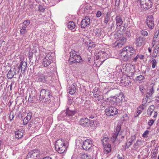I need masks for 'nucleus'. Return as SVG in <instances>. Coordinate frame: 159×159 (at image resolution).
<instances>
[{
	"mask_svg": "<svg viewBox=\"0 0 159 159\" xmlns=\"http://www.w3.org/2000/svg\"><path fill=\"white\" fill-rule=\"evenodd\" d=\"M90 20L88 17H85L83 19L81 23V27L82 28H84L86 27L89 26L90 23Z\"/></svg>",
	"mask_w": 159,
	"mask_h": 159,
	"instance_id": "9d476101",
	"label": "nucleus"
},
{
	"mask_svg": "<svg viewBox=\"0 0 159 159\" xmlns=\"http://www.w3.org/2000/svg\"><path fill=\"white\" fill-rule=\"evenodd\" d=\"M128 119V116L127 114L124 115L121 118L122 121L126 120Z\"/></svg>",
	"mask_w": 159,
	"mask_h": 159,
	"instance_id": "a19ab883",
	"label": "nucleus"
},
{
	"mask_svg": "<svg viewBox=\"0 0 159 159\" xmlns=\"http://www.w3.org/2000/svg\"><path fill=\"white\" fill-rule=\"evenodd\" d=\"M118 159H124V156L121 157L119 154H118L117 156Z\"/></svg>",
	"mask_w": 159,
	"mask_h": 159,
	"instance_id": "338daca9",
	"label": "nucleus"
},
{
	"mask_svg": "<svg viewBox=\"0 0 159 159\" xmlns=\"http://www.w3.org/2000/svg\"><path fill=\"white\" fill-rule=\"evenodd\" d=\"M103 99V96L102 95H100L97 98V100L99 101H101Z\"/></svg>",
	"mask_w": 159,
	"mask_h": 159,
	"instance_id": "3c124183",
	"label": "nucleus"
},
{
	"mask_svg": "<svg viewBox=\"0 0 159 159\" xmlns=\"http://www.w3.org/2000/svg\"><path fill=\"white\" fill-rule=\"evenodd\" d=\"M140 38H141V37H139L136 38V41L139 44V43H140L139 42H141Z\"/></svg>",
	"mask_w": 159,
	"mask_h": 159,
	"instance_id": "e2e57ef3",
	"label": "nucleus"
},
{
	"mask_svg": "<svg viewBox=\"0 0 159 159\" xmlns=\"http://www.w3.org/2000/svg\"><path fill=\"white\" fill-rule=\"evenodd\" d=\"M124 44L122 43L119 41L117 43V44L116 45V47L118 46V47H121Z\"/></svg>",
	"mask_w": 159,
	"mask_h": 159,
	"instance_id": "8fccbe9b",
	"label": "nucleus"
},
{
	"mask_svg": "<svg viewBox=\"0 0 159 159\" xmlns=\"http://www.w3.org/2000/svg\"><path fill=\"white\" fill-rule=\"evenodd\" d=\"M121 39H119V41L123 44H125L126 41V39L124 37H122Z\"/></svg>",
	"mask_w": 159,
	"mask_h": 159,
	"instance_id": "37998d69",
	"label": "nucleus"
},
{
	"mask_svg": "<svg viewBox=\"0 0 159 159\" xmlns=\"http://www.w3.org/2000/svg\"><path fill=\"white\" fill-rule=\"evenodd\" d=\"M134 52V50L132 47H126L122 49V51L120 52V55H133V53Z\"/></svg>",
	"mask_w": 159,
	"mask_h": 159,
	"instance_id": "39448f33",
	"label": "nucleus"
},
{
	"mask_svg": "<svg viewBox=\"0 0 159 159\" xmlns=\"http://www.w3.org/2000/svg\"><path fill=\"white\" fill-rule=\"evenodd\" d=\"M34 151H36V150H34L31 151V152H29V154L30 155V156L32 157L34 159H36L38 157V156H39V154L38 153L35 152Z\"/></svg>",
	"mask_w": 159,
	"mask_h": 159,
	"instance_id": "b1692460",
	"label": "nucleus"
},
{
	"mask_svg": "<svg viewBox=\"0 0 159 159\" xmlns=\"http://www.w3.org/2000/svg\"><path fill=\"white\" fill-rule=\"evenodd\" d=\"M154 109L155 106L153 105H152L150 106L148 109L147 114L149 116H151Z\"/></svg>",
	"mask_w": 159,
	"mask_h": 159,
	"instance_id": "4be33fe9",
	"label": "nucleus"
},
{
	"mask_svg": "<svg viewBox=\"0 0 159 159\" xmlns=\"http://www.w3.org/2000/svg\"><path fill=\"white\" fill-rule=\"evenodd\" d=\"M154 93V89L153 87H152L148 90V92H147L146 94V98L145 99L148 100V98H149L150 97L152 96V94Z\"/></svg>",
	"mask_w": 159,
	"mask_h": 159,
	"instance_id": "aec40b11",
	"label": "nucleus"
},
{
	"mask_svg": "<svg viewBox=\"0 0 159 159\" xmlns=\"http://www.w3.org/2000/svg\"><path fill=\"white\" fill-rule=\"evenodd\" d=\"M141 34L142 35H143L144 36H147L148 35V32L144 30H142V31H141Z\"/></svg>",
	"mask_w": 159,
	"mask_h": 159,
	"instance_id": "49530a36",
	"label": "nucleus"
},
{
	"mask_svg": "<svg viewBox=\"0 0 159 159\" xmlns=\"http://www.w3.org/2000/svg\"><path fill=\"white\" fill-rule=\"evenodd\" d=\"M39 9L41 12H43L44 10V8H43L41 6H39Z\"/></svg>",
	"mask_w": 159,
	"mask_h": 159,
	"instance_id": "4d7b16f0",
	"label": "nucleus"
},
{
	"mask_svg": "<svg viewBox=\"0 0 159 159\" xmlns=\"http://www.w3.org/2000/svg\"><path fill=\"white\" fill-rule=\"evenodd\" d=\"M134 140H131V141L127 142L126 143L128 145V147L129 148L130 146L132 144V142Z\"/></svg>",
	"mask_w": 159,
	"mask_h": 159,
	"instance_id": "5fc2aeb1",
	"label": "nucleus"
},
{
	"mask_svg": "<svg viewBox=\"0 0 159 159\" xmlns=\"http://www.w3.org/2000/svg\"><path fill=\"white\" fill-rule=\"evenodd\" d=\"M142 111V110H141L139 109V110L137 109V113H138V114L137 115H136L135 114H134V117H138L139 116V115L141 113Z\"/></svg>",
	"mask_w": 159,
	"mask_h": 159,
	"instance_id": "09e8293b",
	"label": "nucleus"
},
{
	"mask_svg": "<svg viewBox=\"0 0 159 159\" xmlns=\"http://www.w3.org/2000/svg\"><path fill=\"white\" fill-rule=\"evenodd\" d=\"M126 34L127 35V37H129L130 36H131L130 32L129 31H126Z\"/></svg>",
	"mask_w": 159,
	"mask_h": 159,
	"instance_id": "0e129e2a",
	"label": "nucleus"
},
{
	"mask_svg": "<svg viewBox=\"0 0 159 159\" xmlns=\"http://www.w3.org/2000/svg\"><path fill=\"white\" fill-rule=\"evenodd\" d=\"M92 141L89 139L85 140L83 144L82 148L83 149L86 151L89 150L92 146Z\"/></svg>",
	"mask_w": 159,
	"mask_h": 159,
	"instance_id": "f8f14e48",
	"label": "nucleus"
},
{
	"mask_svg": "<svg viewBox=\"0 0 159 159\" xmlns=\"http://www.w3.org/2000/svg\"><path fill=\"white\" fill-rule=\"evenodd\" d=\"M95 46V45L93 43H90L88 46V49L89 50H90L92 48H94Z\"/></svg>",
	"mask_w": 159,
	"mask_h": 159,
	"instance_id": "4c0bfd02",
	"label": "nucleus"
},
{
	"mask_svg": "<svg viewBox=\"0 0 159 159\" xmlns=\"http://www.w3.org/2000/svg\"><path fill=\"white\" fill-rule=\"evenodd\" d=\"M133 55H128L126 56H121L123 60L125 61H127L132 59L131 56Z\"/></svg>",
	"mask_w": 159,
	"mask_h": 159,
	"instance_id": "393cba45",
	"label": "nucleus"
},
{
	"mask_svg": "<svg viewBox=\"0 0 159 159\" xmlns=\"http://www.w3.org/2000/svg\"><path fill=\"white\" fill-rule=\"evenodd\" d=\"M30 20H25L23 23V27L26 28L30 24Z\"/></svg>",
	"mask_w": 159,
	"mask_h": 159,
	"instance_id": "c85d7f7f",
	"label": "nucleus"
},
{
	"mask_svg": "<svg viewBox=\"0 0 159 159\" xmlns=\"http://www.w3.org/2000/svg\"><path fill=\"white\" fill-rule=\"evenodd\" d=\"M159 34V32L157 33V32H156L155 33L153 37V38L152 40V41L153 42H157V38L158 35Z\"/></svg>",
	"mask_w": 159,
	"mask_h": 159,
	"instance_id": "58836bf2",
	"label": "nucleus"
},
{
	"mask_svg": "<svg viewBox=\"0 0 159 159\" xmlns=\"http://www.w3.org/2000/svg\"><path fill=\"white\" fill-rule=\"evenodd\" d=\"M120 0H116L115 3V5L117 7H118L120 3Z\"/></svg>",
	"mask_w": 159,
	"mask_h": 159,
	"instance_id": "13d9d810",
	"label": "nucleus"
},
{
	"mask_svg": "<svg viewBox=\"0 0 159 159\" xmlns=\"http://www.w3.org/2000/svg\"><path fill=\"white\" fill-rule=\"evenodd\" d=\"M26 159H34L32 157L30 156V155L29 153L27 156Z\"/></svg>",
	"mask_w": 159,
	"mask_h": 159,
	"instance_id": "774afa93",
	"label": "nucleus"
},
{
	"mask_svg": "<svg viewBox=\"0 0 159 159\" xmlns=\"http://www.w3.org/2000/svg\"><path fill=\"white\" fill-rule=\"evenodd\" d=\"M119 111V110L116 107L111 106L106 109L105 111L107 116H113L117 114Z\"/></svg>",
	"mask_w": 159,
	"mask_h": 159,
	"instance_id": "20e7f679",
	"label": "nucleus"
},
{
	"mask_svg": "<svg viewBox=\"0 0 159 159\" xmlns=\"http://www.w3.org/2000/svg\"><path fill=\"white\" fill-rule=\"evenodd\" d=\"M120 30L121 32L123 31L125 32L126 30V28L124 26H123L121 25L120 26Z\"/></svg>",
	"mask_w": 159,
	"mask_h": 159,
	"instance_id": "de8ad7c7",
	"label": "nucleus"
},
{
	"mask_svg": "<svg viewBox=\"0 0 159 159\" xmlns=\"http://www.w3.org/2000/svg\"><path fill=\"white\" fill-rule=\"evenodd\" d=\"M39 76L38 79V81L39 82H41L43 83H46L48 81L49 79V78L50 77L49 76H48L47 74L45 73L43 74L41 72L39 73Z\"/></svg>",
	"mask_w": 159,
	"mask_h": 159,
	"instance_id": "6e6552de",
	"label": "nucleus"
},
{
	"mask_svg": "<svg viewBox=\"0 0 159 159\" xmlns=\"http://www.w3.org/2000/svg\"><path fill=\"white\" fill-rule=\"evenodd\" d=\"M145 79V77L142 75H140L139 76H138L136 77L135 78V80L136 81H138L140 82V81H142L143 80Z\"/></svg>",
	"mask_w": 159,
	"mask_h": 159,
	"instance_id": "c756f323",
	"label": "nucleus"
},
{
	"mask_svg": "<svg viewBox=\"0 0 159 159\" xmlns=\"http://www.w3.org/2000/svg\"><path fill=\"white\" fill-rule=\"evenodd\" d=\"M100 95L95 92L93 93V96L94 98H97Z\"/></svg>",
	"mask_w": 159,
	"mask_h": 159,
	"instance_id": "680f3d73",
	"label": "nucleus"
},
{
	"mask_svg": "<svg viewBox=\"0 0 159 159\" xmlns=\"http://www.w3.org/2000/svg\"><path fill=\"white\" fill-rule=\"evenodd\" d=\"M101 15H102L101 12L100 11H97V12L96 13V16L97 17L99 18L101 16Z\"/></svg>",
	"mask_w": 159,
	"mask_h": 159,
	"instance_id": "603ef678",
	"label": "nucleus"
},
{
	"mask_svg": "<svg viewBox=\"0 0 159 159\" xmlns=\"http://www.w3.org/2000/svg\"><path fill=\"white\" fill-rule=\"evenodd\" d=\"M19 73V72H18L16 67L11 68L7 74V77L9 79H11L13 77L16 78V75Z\"/></svg>",
	"mask_w": 159,
	"mask_h": 159,
	"instance_id": "0eeeda50",
	"label": "nucleus"
},
{
	"mask_svg": "<svg viewBox=\"0 0 159 159\" xmlns=\"http://www.w3.org/2000/svg\"><path fill=\"white\" fill-rule=\"evenodd\" d=\"M141 42H140L139 44L142 45H144L146 41V38L144 37H141L140 38Z\"/></svg>",
	"mask_w": 159,
	"mask_h": 159,
	"instance_id": "f704fd0d",
	"label": "nucleus"
},
{
	"mask_svg": "<svg viewBox=\"0 0 159 159\" xmlns=\"http://www.w3.org/2000/svg\"><path fill=\"white\" fill-rule=\"evenodd\" d=\"M81 60L80 56L77 55L75 51L72 50L70 52V57L69 60L70 64L71 65L74 63H80L81 62L80 61Z\"/></svg>",
	"mask_w": 159,
	"mask_h": 159,
	"instance_id": "f03ea898",
	"label": "nucleus"
},
{
	"mask_svg": "<svg viewBox=\"0 0 159 159\" xmlns=\"http://www.w3.org/2000/svg\"><path fill=\"white\" fill-rule=\"evenodd\" d=\"M141 7L145 10H148L152 7V2L150 0H139Z\"/></svg>",
	"mask_w": 159,
	"mask_h": 159,
	"instance_id": "423d86ee",
	"label": "nucleus"
},
{
	"mask_svg": "<svg viewBox=\"0 0 159 159\" xmlns=\"http://www.w3.org/2000/svg\"><path fill=\"white\" fill-rule=\"evenodd\" d=\"M121 128V125L120 124H118L116 128V131L115 132V133L111 137V138L115 140L116 139L119 134V133L120 130Z\"/></svg>",
	"mask_w": 159,
	"mask_h": 159,
	"instance_id": "2eb2a0df",
	"label": "nucleus"
},
{
	"mask_svg": "<svg viewBox=\"0 0 159 159\" xmlns=\"http://www.w3.org/2000/svg\"><path fill=\"white\" fill-rule=\"evenodd\" d=\"M27 66V63L26 62L21 61L20 65L16 67V69L18 70V72H19L20 70L21 69V73H23L25 70Z\"/></svg>",
	"mask_w": 159,
	"mask_h": 159,
	"instance_id": "9b49d317",
	"label": "nucleus"
},
{
	"mask_svg": "<svg viewBox=\"0 0 159 159\" xmlns=\"http://www.w3.org/2000/svg\"><path fill=\"white\" fill-rule=\"evenodd\" d=\"M75 85V84H74L69 88V93L70 94H73L76 92V88Z\"/></svg>",
	"mask_w": 159,
	"mask_h": 159,
	"instance_id": "a211bd4d",
	"label": "nucleus"
},
{
	"mask_svg": "<svg viewBox=\"0 0 159 159\" xmlns=\"http://www.w3.org/2000/svg\"><path fill=\"white\" fill-rule=\"evenodd\" d=\"M81 157L84 159H90L91 158V156L85 154H82Z\"/></svg>",
	"mask_w": 159,
	"mask_h": 159,
	"instance_id": "c9c22d12",
	"label": "nucleus"
},
{
	"mask_svg": "<svg viewBox=\"0 0 159 159\" xmlns=\"http://www.w3.org/2000/svg\"><path fill=\"white\" fill-rule=\"evenodd\" d=\"M67 27L70 30L73 29L75 27V25L73 21H69L68 23Z\"/></svg>",
	"mask_w": 159,
	"mask_h": 159,
	"instance_id": "bb28decb",
	"label": "nucleus"
},
{
	"mask_svg": "<svg viewBox=\"0 0 159 159\" xmlns=\"http://www.w3.org/2000/svg\"><path fill=\"white\" fill-rule=\"evenodd\" d=\"M66 144L63 142L62 139H58L57 141L55 144V148L56 151L59 153H63L66 149Z\"/></svg>",
	"mask_w": 159,
	"mask_h": 159,
	"instance_id": "7ed1b4c3",
	"label": "nucleus"
},
{
	"mask_svg": "<svg viewBox=\"0 0 159 159\" xmlns=\"http://www.w3.org/2000/svg\"><path fill=\"white\" fill-rule=\"evenodd\" d=\"M149 131L148 130H146L143 134V136L144 137H145V135L148 134Z\"/></svg>",
	"mask_w": 159,
	"mask_h": 159,
	"instance_id": "69168bd1",
	"label": "nucleus"
},
{
	"mask_svg": "<svg viewBox=\"0 0 159 159\" xmlns=\"http://www.w3.org/2000/svg\"><path fill=\"white\" fill-rule=\"evenodd\" d=\"M123 98L120 95L117 97L115 99V102L116 103L119 105H120L122 103V101Z\"/></svg>",
	"mask_w": 159,
	"mask_h": 159,
	"instance_id": "5701e85b",
	"label": "nucleus"
},
{
	"mask_svg": "<svg viewBox=\"0 0 159 159\" xmlns=\"http://www.w3.org/2000/svg\"><path fill=\"white\" fill-rule=\"evenodd\" d=\"M116 25L117 26H120L123 23L122 18L120 15H117L115 18Z\"/></svg>",
	"mask_w": 159,
	"mask_h": 159,
	"instance_id": "dca6fc26",
	"label": "nucleus"
},
{
	"mask_svg": "<svg viewBox=\"0 0 159 159\" xmlns=\"http://www.w3.org/2000/svg\"><path fill=\"white\" fill-rule=\"evenodd\" d=\"M31 119L30 118L26 116L23 120V123L24 125H26L27 124L28 121Z\"/></svg>",
	"mask_w": 159,
	"mask_h": 159,
	"instance_id": "e433bc0d",
	"label": "nucleus"
},
{
	"mask_svg": "<svg viewBox=\"0 0 159 159\" xmlns=\"http://www.w3.org/2000/svg\"><path fill=\"white\" fill-rule=\"evenodd\" d=\"M33 53L32 52H30L29 54V58L30 59L32 58L33 57Z\"/></svg>",
	"mask_w": 159,
	"mask_h": 159,
	"instance_id": "bf43d9fd",
	"label": "nucleus"
},
{
	"mask_svg": "<svg viewBox=\"0 0 159 159\" xmlns=\"http://www.w3.org/2000/svg\"><path fill=\"white\" fill-rule=\"evenodd\" d=\"M27 32V30H26V28L22 27L20 30V34H25Z\"/></svg>",
	"mask_w": 159,
	"mask_h": 159,
	"instance_id": "ea45409f",
	"label": "nucleus"
},
{
	"mask_svg": "<svg viewBox=\"0 0 159 159\" xmlns=\"http://www.w3.org/2000/svg\"><path fill=\"white\" fill-rule=\"evenodd\" d=\"M147 24L151 30L154 27V19L152 15H150L148 16L146 19Z\"/></svg>",
	"mask_w": 159,
	"mask_h": 159,
	"instance_id": "1a4fd4ad",
	"label": "nucleus"
},
{
	"mask_svg": "<svg viewBox=\"0 0 159 159\" xmlns=\"http://www.w3.org/2000/svg\"><path fill=\"white\" fill-rule=\"evenodd\" d=\"M121 84L125 86H128L129 84H130V81L127 79H125V80H121Z\"/></svg>",
	"mask_w": 159,
	"mask_h": 159,
	"instance_id": "cd10ccee",
	"label": "nucleus"
},
{
	"mask_svg": "<svg viewBox=\"0 0 159 159\" xmlns=\"http://www.w3.org/2000/svg\"><path fill=\"white\" fill-rule=\"evenodd\" d=\"M110 17L109 16L108 13H107L105 17L104 20V23L105 24H107L108 22L110 21Z\"/></svg>",
	"mask_w": 159,
	"mask_h": 159,
	"instance_id": "2f4dec72",
	"label": "nucleus"
},
{
	"mask_svg": "<svg viewBox=\"0 0 159 159\" xmlns=\"http://www.w3.org/2000/svg\"><path fill=\"white\" fill-rule=\"evenodd\" d=\"M154 120L153 119L149 120L148 123V125L151 126L154 123Z\"/></svg>",
	"mask_w": 159,
	"mask_h": 159,
	"instance_id": "864d4df0",
	"label": "nucleus"
},
{
	"mask_svg": "<svg viewBox=\"0 0 159 159\" xmlns=\"http://www.w3.org/2000/svg\"><path fill=\"white\" fill-rule=\"evenodd\" d=\"M142 145V141L140 140H138L136 141V142L133 146L134 149L138 148L139 146H140Z\"/></svg>",
	"mask_w": 159,
	"mask_h": 159,
	"instance_id": "a878e982",
	"label": "nucleus"
},
{
	"mask_svg": "<svg viewBox=\"0 0 159 159\" xmlns=\"http://www.w3.org/2000/svg\"><path fill=\"white\" fill-rule=\"evenodd\" d=\"M23 134V133L22 131H17L15 133V138L19 139L22 138Z\"/></svg>",
	"mask_w": 159,
	"mask_h": 159,
	"instance_id": "412c9836",
	"label": "nucleus"
},
{
	"mask_svg": "<svg viewBox=\"0 0 159 159\" xmlns=\"http://www.w3.org/2000/svg\"><path fill=\"white\" fill-rule=\"evenodd\" d=\"M108 138L106 137H103L102 139H101L102 142L103 146H104V145L106 144H108L107 142L108 141Z\"/></svg>",
	"mask_w": 159,
	"mask_h": 159,
	"instance_id": "7c9ffc66",
	"label": "nucleus"
},
{
	"mask_svg": "<svg viewBox=\"0 0 159 159\" xmlns=\"http://www.w3.org/2000/svg\"><path fill=\"white\" fill-rule=\"evenodd\" d=\"M104 146V152L106 154H108L111 151L110 144H106Z\"/></svg>",
	"mask_w": 159,
	"mask_h": 159,
	"instance_id": "6ab92c4d",
	"label": "nucleus"
},
{
	"mask_svg": "<svg viewBox=\"0 0 159 159\" xmlns=\"http://www.w3.org/2000/svg\"><path fill=\"white\" fill-rule=\"evenodd\" d=\"M138 58H139L141 59H143L144 57V55H137Z\"/></svg>",
	"mask_w": 159,
	"mask_h": 159,
	"instance_id": "052dcab7",
	"label": "nucleus"
},
{
	"mask_svg": "<svg viewBox=\"0 0 159 159\" xmlns=\"http://www.w3.org/2000/svg\"><path fill=\"white\" fill-rule=\"evenodd\" d=\"M89 126L91 127H95L94 122L93 120H89Z\"/></svg>",
	"mask_w": 159,
	"mask_h": 159,
	"instance_id": "c03bdc74",
	"label": "nucleus"
},
{
	"mask_svg": "<svg viewBox=\"0 0 159 159\" xmlns=\"http://www.w3.org/2000/svg\"><path fill=\"white\" fill-rule=\"evenodd\" d=\"M76 113V111L75 110H71L68 108L66 110V112L65 113L66 114L65 116H68L69 117H72Z\"/></svg>",
	"mask_w": 159,
	"mask_h": 159,
	"instance_id": "f3484780",
	"label": "nucleus"
},
{
	"mask_svg": "<svg viewBox=\"0 0 159 159\" xmlns=\"http://www.w3.org/2000/svg\"><path fill=\"white\" fill-rule=\"evenodd\" d=\"M52 95L50 94V91L47 89H42L40 93L39 100L42 102L47 104H49L50 106H53L54 103L53 102L51 101L50 98Z\"/></svg>",
	"mask_w": 159,
	"mask_h": 159,
	"instance_id": "f257e3e1",
	"label": "nucleus"
},
{
	"mask_svg": "<svg viewBox=\"0 0 159 159\" xmlns=\"http://www.w3.org/2000/svg\"><path fill=\"white\" fill-rule=\"evenodd\" d=\"M148 100L145 99H143V101L142 102V105L143 106H144L145 104H146V103L148 102Z\"/></svg>",
	"mask_w": 159,
	"mask_h": 159,
	"instance_id": "6e6d98bb",
	"label": "nucleus"
},
{
	"mask_svg": "<svg viewBox=\"0 0 159 159\" xmlns=\"http://www.w3.org/2000/svg\"><path fill=\"white\" fill-rule=\"evenodd\" d=\"M52 57L49 56V54L47 55L43 59V64L44 66L47 67L49 66L52 62Z\"/></svg>",
	"mask_w": 159,
	"mask_h": 159,
	"instance_id": "ddd939ff",
	"label": "nucleus"
},
{
	"mask_svg": "<svg viewBox=\"0 0 159 159\" xmlns=\"http://www.w3.org/2000/svg\"><path fill=\"white\" fill-rule=\"evenodd\" d=\"M152 64V67L153 68H154L157 64V62L155 59L153 58L152 60L151 61Z\"/></svg>",
	"mask_w": 159,
	"mask_h": 159,
	"instance_id": "473e14b6",
	"label": "nucleus"
},
{
	"mask_svg": "<svg viewBox=\"0 0 159 159\" xmlns=\"http://www.w3.org/2000/svg\"><path fill=\"white\" fill-rule=\"evenodd\" d=\"M101 30H98L97 32L96 33V35L98 37H100L101 35Z\"/></svg>",
	"mask_w": 159,
	"mask_h": 159,
	"instance_id": "a18cd8bd",
	"label": "nucleus"
},
{
	"mask_svg": "<svg viewBox=\"0 0 159 159\" xmlns=\"http://www.w3.org/2000/svg\"><path fill=\"white\" fill-rule=\"evenodd\" d=\"M33 97H34V96L32 95V94H30L28 100V101L32 103L33 101Z\"/></svg>",
	"mask_w": 159,
	"mask_h": 159,
	"instance_id": "79ce46f5",
	"label": "nucleus"
},
{
	"mask_svg": "<svg viewBox=\"0 0 159 159\" xmlns=\"http://www.w3.org/2000/svg\"><path fill=\"white\" fill-rule=\"evenodd\" d=\"M89 119L86 117H83L80 119L79 121V124L83 126H89Z\"/></svg>",
	"mask_w": 159,
	"mask_h": 159,
	"instance_id": "4468645a",
	"label": "nucleus"
},
{
	"mask_svg": "<svg viewBox=\"0 0 159 159\" xmlns=\"http://www.w3.org/2000/svg\"><path fill=\"white\" fill-rule=\"evenodd\" d=\"M114 38L117 39H120L123 36L122 34L120 32H117L114 34Z\"/></svg>",
	"mask_w": 159,
	"mask_h": 159,
	"instance_id": "72a5a7b5",
	"label": "nucleus"
}]
</instances>
